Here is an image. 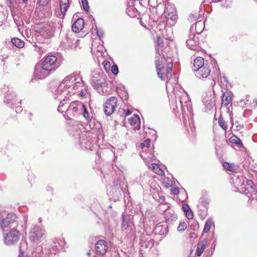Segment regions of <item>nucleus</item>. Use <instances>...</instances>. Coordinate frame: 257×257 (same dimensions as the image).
Returning a JSON list of instances; mask_svg holds the SVG:
<instances>
[{
    "label": "nucleus",
    "mask_w": 257,
    "mask_h": 257,
    "mask_svg": "<svg viewBox=\"0 0 257 257\" xmlns=\"http://www.w3.org/2000/svg\"><path fill=\"white\" fill-rule=\"evenodd\" d=\"M111 71L113 74H114V75L117 74V73L118 72V67L116 65L114 64L112 66Z\"/></svg>",
    "instance_id": "40"
},
{
    "label": "nucleus",
    "mask_w": 257,
    "mask_h": 257,
    "mask_svg": "<svg viewBox=\"0 0 257 257\" xmlns=\"http://www.w3.org/2000/svg\"><path fill=\"white\" fill-rule=\"evenodd\" d=\"M41 63L50 72L55 71L60 66V63L58 61L57 57L55 55H47L44 57Z\"/></svg>",
    "instance_id": "4"
},
{
    "label": "nucleus",
    "mask_w": 257,
    "mask_h": 257,
    "mask_svg": "<svg viewBox=\"0 0 257 257\" xmlns=\"http://www.w3.org/2000/svg\"><path fill=\"white\" fill-rule=\"evenodd\" d=\"M84 25V20L82 18H79L73 24L72 30L75 33H79L83 29Z\"/></svg>",
    "instance_id": "17"
},
{
    "label": "nucleus",
    "mask_w": 257,
    "mask_h": 257,
    "mask_svg": "<svg viewBox=\"0 0 257 257\" xmlns=\"http://www.w3.org/2000/svg\"><path fill=\"white\" fill-rule=\"evenodd\" d=\"M69 6V0H60V8L62 14H65Z\"/></svg>",
    "instance_id": "25"
},
{
    "label": "nucleus",
    "mask_w": 257,
    "mask_h": 257,
    "mask_svg": "<svg viewBox=\"0 0 257 257\" xmlns=\"http://www.w3.org/2000/svg\"><path fill=\"white\" fill-rule=\"evenodd\" d=\"M42 32H46L47 34V37H51L53 35L54 30L49 25L46 24L42 30Z\"/></svg>",
    "instance_id": "31"
},
{
    "label": "nucleus",
    "mask_w": 257,
    "mask_h": 257,
    "mask_svg": "<svg viewBox=\"0 0 257 257\" xmlns=\"http://www.w3.org/2000/svg\"><path fill=\"white\" fill-rule=\"evenodd\" d=\"M152 169L156 174L159 175H163L164 174V172L160 168L159 166L157 164H152Z\"/></svg>",
    "instance_id": "30"
},
{
    "label": "nucleus",
    "mask_w": 257,
    "mask_h": 257,
    "mask_svg": "<svg viewBox=\"0 0 257 257\" xmlns=\"http://www.w3.org/2000/svg\"><path fill=\"white\" fill-rule=\"evenodd\" d=\"M232 101V93L230 91L224 92L221 100L222 106H224L225 107H228L229 105L231 106Z\"/></svg>",
    "instance_id": "18"
},
{
    "label": "nucleus",
    "mask_w": 257,
    "mask_h": 257,
    "mask_svg": "<svg viewBox=\"0 0 257 257\" xmlns=\"http://www.w3.org/2000/svg\"><path fill=\"white\" fill-rule=\"evenodd\" d=\"M223 166L224 169L228 171H232L234 166L232 164H229L227 162H224L223 163Z\"/></svg>",
    "instance_id": "36"
},
{
    "label": "nucleus",
    "mask_w": 257,
    "mask_h": 257,
    "mask_svg": "<svg viewBox=\"0 0 257 257\" xmlns=\"http://www.w3.org/2000/svg\"><path fill=\"white\" fill-rule=\"evenodd\" d=\"M150 143H151V141L149 139L145 141L143 143H142L141 144L142 148H143L145 147H146L147 148L149 147L150 145Z\"/></svg>",
    "instance_id": "41"
},
{
    "label": "nucleus",
    "mask_w": 257,
    "mask_h": 257,
    "mask_svg": "<svg viewBox=\"0 0 257 257\" xmlns=\"http://www.w3.org/2000/svg\"><path fill=\"white\" fill-rule=\"evenodd\" d=\"M38 249L39 250H40V251H41V250L42 249V247L39 246V247H38Z\"/></svg>",
    "instance_id": "50"
},
{
    "label": "nucleus",
    "mask_w": 257,
    "mask_h": 257,
    "mask_svg": "<svg viewBox=\"0 0 257 257\" xmlns=\"http://www.w3.org/2000/svg\"><path fill=\"white\" fill-rule=\"evenodd\" d=\"M17 219L16 215L14 213H9L7 215L0 218V226L4 230L5 228L11 227V224L14 223Z\"/></svg>",
    "instance_id": "9"
},
{
    "label": "nucleus",
    "mask_w": 257,
    "mask_h": 257,
    "mask_svg": "<svg viewBox=\"0 0 257 257\" xmlns=\"http://www.w3.org/2000/svg\"><path fill=\"white\" fill-rule=\"evenodd\" d=\"M194 17V16L193 15H191L189 17V20L192 21V18Z\"/></svg>",
    "instance_id": "48"
},
{
    "label": "nucleus",
    "mask_w": 257,
    "mask_h": 257,
    "mask_svg": "<svg viewBox=\"0 0 257 257\" xmlns=\"http://www.w3.org/2000/svg\"><path fill=\"white\" fill-rule=\"evenodd\" d=\"M186 215L188 219H192L193 218V215L190 209L186 212Z\"/></svg>",
    "instance_id": "42"
},
{
    "label": "nucleus",
    "mask_w": 257,
    "mask_h": 257,
    "mask_svg": "<svg viewBox=\"0 0 257 257\" xmlns=\"http://www.w3.org/2000/svg\"><path fill=\"white\" fill-rule=\"evenodd\" d=\"M218 123H219V125L220 126V127L223 130H224V131H226L227 130V126L225 122L224 121V120L221 117H220L218 119Z\"/></svg>",
    "instance_id": "35"
},
{
    "label": "nucleus",
    "mask_w": 257,
    "mask_h": 257,
    "mask_svg": "<svg viewBox=\"0 0 257 257\" xmlns=\"http://www.w3.org/2000/svg\"><path fill=\"white\" fill-rule=\"evenodd\" d=\"M79 92H80V95L81 96H84L86 94V91L81 89V88L80 89H79Z\"/></svg>",
    "instance_id": "44"
},
{
    "label": "nucleus",
    "mask_w": 257,
    "mask_h": 257,
    "mask_svg": "<svg viewBox=\"0 0 257 257\" xmlns=\"http://www.w3.org/2000/svg\"><path fill=\"white\" fill-rule=\"evenodd\" d=\"M79 42H80V40H77V41H76V43L77 44H78V43H79Z\"/></svg>",
    "instance_id": "52"
},
{
    "label": "nucleus",
    "mask_w": 257,
    "mask_h": 257,
    "mask_svg": "<svg viewBox=\"0 0 257 257\" xmlns=\"http://www.w3.org/2000/svg\"><path fill=\"white\" fill-rule=\"evenodd\" d=\"M117 103V99L115 97L112 96L107 99L104 106V111L107 116H110L115 111Z\"/></svg>",
    "instance_id": "7"
},
{
    "label": "nucleus",
    "mask_w": 257,
    "mask_h": 257,
    "mask_svg": "<svg viewBox=\"0 0 257 257\" xmlns=\"http://www.w3.org/2000/svg\"><path fill=\"white\" fill-rule=\"evenodd\" d=\"M132 111L128 109L125 112V115H129L131 114Z\"/></svg>",
    "instance_id": "47"
},
{
    "label": "nucleus",
    "mask_w": 257,
    "mask_h": 257,
    "mask_svg": "<svg viewBox=\"0 0 257 257\" xmlns=\"http://www.w3.org/2000/svg\"><path fill=\"white\" fill-rule=\"evenodd\" d=\"M91 83L96 88L106 87L107 85L106 76L101 70L94 71L91 78Z\"/></svg>",
    "instance_id": "5"
},
{
    "label": "nucleus",
    "mask_w": 257,
    "mask_h": 257,
    "mask_svg": "<svg viewBox=\"0 0 257 257\" xmlns=\"http://www.w3.org/2000/svg\"><path fill=\"white\" fill-rule=\"evenodd\" d=\"M108 249V245L105 240L101 239L97 241L95 244V250L100 254H105Z\"/></svg>",
    "instance_id": "16"
},
{
    "label": "nucleus",
    "mask_w": 257,
    "mask_h": 257,
    "mask_svg": "<svg viewBox=\"0 0 257 257\" xmlns=\"http://www.w3.org/2000/svg\"><path fill=\"white\" fill-rule=\"evenodd\" d=\"M164 17L166 19L167 24L170 26L175 25L178 18L176 9L171 4L167 3L165 6Z\"/></svg>",
    "instance_id": "3"
},
{
    "label": "nucleus",
    "mask_w": 257,
    "mask_h": 257,
    "mask_svg": "<svg viewBox=\"0 0 257 257\" xmlns=\"http://www.w3.org/2000/svg\"><path fill=\"white\" fill-rule=\"evenodd\" d=\"M183 209L184 211L186 212L187 210H189L190 208L187 205H185L183 206Z\"/></svg>",
    "instance_id": "45"
},
{
    "label": "nucleus",
    "mask_w": 257,
    "mask_h": 257,
    "mask_svg": "<svg viewBox=\"0 0 257 257\" xmlns=\"http://www.w3.org/2000/svg\"><path fill=\"white\" fill-rule=\"evenodd\" d=\"M173 194H177L179 193V190L178 189L175 188L173 190Z\"/></svg>",
    "instance_id": "46"
},
{
    "label": "nucleus",
    "mask_w": 257,
    "mask_h": 257,
    "mask_svg": "<svg viewBox=\"0 0 257 257\" xmlns=\"http://www.w3.org/2000/svg\"><path fill=\"white\" fill-rule=\"evenodd\" d=\"M19 257H24V256H21V255H20Z\"/></svg>",
    "instance_id": "56"
},
{
    "label": "nucleus",
    "mask_w": 257,
    "mask_h": 257,
    "mask_svg": "<svg viewBox=\"0 0 257 257\" xmlns=\"http://www.w3.org/2000/svg\"><path fill=\"white\" fill-rule=\"evenodd\" d=\"M80 114H82L83 117L87 120H89L90 119V115L88 111H87L86 107L83 104V108L81 110Z\"/></svg>",
    "instance_id": "34"
},
{
    "label": "nucleus",
    "mask_w": 257,
    "mask_h": 257,
    "mask_svg": "<svg viewBox=\"0 0 257 257\" xmlns=\"http://www.w3.org/2000/svg\"><path fill=\"white\" fill-rule=\"evenodd\" d=\"M179 100L182 107H183L184 103H190V100L187 94L182 95L179 97ZM186 106H188V104H186Z\"/></svg>",
    "instance_id": "32"
},
{
    "label": "nucleus",
    "mask_w": 257,
    "mask_h": 257,
    "mask_svg": "<svg viewBox=\"0 0 257 257\" xmlns=\"http://www.w3.org/2000/svg\"><path fill=\"white\" fill-rule=\"evenodd\" d=\"M21 107H17L18 110H20V111H21Z\"/></svg>",
    "instance_id": "53"
},
{
    "label": "nucleus",
    "mask_w": 257,
    "mask_h": 257,
    "mask_svg": "<svg viewBox=\"0 0 257 257\" xmlns=\"http://www.w3.org/2000/svg\"><path fill=\"white\" fill-rule=\"evenodd\" d=\"M203 101L206 105H207V106H209L211 108L215 105V100L214 99L212 100V99H210V101L208 103V100H205V99H204Z\"/></svg>",
    "instance_id": "38"
},
{
    "label": "nucleus",
    "mask_w": 257,
    "mask_h": 257,
    "mask_svg": "<svg viewBox=\"0 0 257 257\" xmlns=\"http://www.w3.org/2000/svg\"><path fill=\"white\" fill-rule=\"evenodd\" d=\"M87 254H88V255L90 254V252H88V253H87Z\"/></svg>",
    "instance_id": "57"
},
{
    "label": "nucleus",
    "mask_w": 257,
    "mask_h": 257,
    "mask_svg": "<svg viewBox=\"0 0 257 257\" xmlns=\"http://www.w3.org/2000/svg\"><path fill=\"white\" fill-rule=\"evenodd\" d=\"M212 2H215H215H216V0H212Z\"/></svg>",
    "instance_id": "55"
},
{
    "label": "nucleus",
    "mask_w": 257,
    "mask_h": 257,
    "mask_svg": "<svg viewBox=\"0 0 257 257\" xmlns=\"http://www.w3.org/2000/svg\"><path fill=\"white\" fill-rule=\"evenodd\" d=\"M122 217L121 229L122 230H125L128 227H131L133 223L131 220L130 216H125L122 215Z\"/></svg>",
    "instance_id": "23"
},
{
    "label": "nucleus",
    "mask_w": 257,
    "mask_h": 257,
    "mask_svg": "<svg viewBox=\"0 0 257 257\" xmlns=\"http://www.w3.org/2000/svg\"><path fill=\"white\" fill-rule=\"evenodd\" d=\"M81 3L83 6V9L85 11H88L89 10L88 4L86 0H81Z\"/></svg>",
    "instance_id": "39"
},
{
    "label": "nucleus",
    "mask_w": 257,
    "mask_h": 257,
    "mask_svg": "<svg viewBox=\"0 0 257 257\" xmlns=\"http://www.w3.org/2000/svg\"><path fill=\"white\" fill-rule=\"evenodd\" d=\"M212 224V221L210 219H208L205 223V226L203 229V232H208L209 231Z\"/></svg>",
    "instance_id": "33"
},
{
    "label": "nucleus",
    "mask_w": 257,
    "mask_h": 257,
    "mask_svg": "<svg viewBox=\"0 0 257 257\" xmlns=\"http://www.w3.org/2000/svg\"><path fill=\"white\" fill-rule=\"evenodd\" d=\"M69 99L68 97L65 96L64 98L61 101L58 107V111L60 112H64L66 113V110H67L68 106L66 103V101ZM65 116H66V113L65 114Z\"/></svg>",
    "instance_id": "24"
},
{
    "label": "nucleus",
    "mask_w": 257,
    "mask_h": 257,
    "mask_svg": "<svg viewBox=\"0 0 257 257\" xmlns=\"http://www.w3.org/2000/svg\"><path fill=\"white\" fill-rule=\"evenodd\" d=\"M205 242L204 241L198 243L197 245V248L196 249V254L200 256L201 255V254L204 251L205 248Z\"/></svg>",
    "instance_id": "29"
},
{
    "label": "nucleus",
    "mask_w": 257,
    "mask_h": 257,
    "mask_svg": "<svg viewBox=\"0 0 257 257\" xmlns=\"http://www.w3.org/2000/svg\"><path fill=\"white\" fill-rule=\"evenodd\" d=\"M193 28H194V26H193V25H192V27H191V29H192V30H193Z\"/></svg>",
    "instance_id": "54"
},
{
    "label": "nucleus",
    "mask_w": 257,
    "mask_h": 257,
    "mask_svg": "<svg viewBox=\"0 0 257 257\" xmlns=\"http://www.w3.org/2000/svg\"><path fill=\"white\" fill-rule=\"evenodd\" d=\"M242 184L245 186L244 189L245 191H247V193L255 194L256 191L253 188V183L251 180H245L243 181Z\"/></svg>",
    "instance_id": "22"
},
{
    "label": "nucleus",
    "mask_w": 257,
    "mask_h": 257,
    "mask_svg": "<svg viewBox=\"0 0 257 257\" xmlns=\"http://www.w3.org/2000/svg\"><path fill=\"white\" fill-rule=\"evenodd\" d=\"M138 3H140L139 0H130L128 2L126 12L127 14L131 18L137 16L138 12L135 6Z\"/></svg>",
    "instance_id": "14"
},
{
    "label": "nucleus",
    "mask_w": 257,
    "mask_h": 257,
    "mask_svg": "<svg viewBox=\"0 0 257 257\" xmlns=\"http://www.w3.org/2000/svg\"><path fill=\"white\" fill-rule=\"evenodd\" d=\"M187 227V225L184 222H180L179 226L178 227V230L182 231L185 230Z\"/></svg>",
    "instance_id": "37"
},
{
    "label": "nucleus",
    "mask_w": 257,
    "mask_h": 257,
    "mask_svg": "<svg viewBox=\"0 0 257 257\" xmlns=\"http://www.w3.org/2000/svg\"><path fill=\"white\" fill-rule=\"evenodd\" d=\"M164 217L167 222H171L175 220L177 218V216L174 211L170 209L169 206H168V208L166 209L164 211Z\"/></svg>",
    "instance_id": "19"
},
{
    "label": "nucleus",
    "mask_w": 257,
    "mask_h": 257,
    "mask_svg": "<svg viewBox=\"0 0 257 257\" xmlns=\"http://www.w3.org/2000/svg\"><path fill=\"white\" fill-rule=\"evenodd\" d=\"M20 237V233L16 229L11 230L5 237L4 241L6 244L11 245L18 242Z\"/></svg>",
    "instance_id": "11"
},
{
    "label": "nucleus",
    "mask_w": 257,
    "mask_h": 257,
    "mask_svg": "<svg viewBox=\"0 0 257 257\" xmlns=\"http://www.w3.org/2000/svg\"><path fill=\"white\" fill-rule=\"evenodd\" d=\"M76 75H70L64 78L59 85L56 92L58 94L65 93L67 94L69 93V91L72 90L73 84L75 81Z\"/></svg>",
    "instance_id": "2"
},
{
    "label": "nucleus",
    "mask_w": 257,
    "mask_h": 257,
    "mask_svg": "<svg viewBox=\"0 0 257 257\" xmlns=\"http://www.w3.org/2000/svg\"><path fill=\"white\" fill-rule=\"evenodd\" d=\"M83 86V81L81 78L78 75H75V81L73 84L72 90L69 91L70 94H74L79 92V89Z\"/></svg>",
    "instance_id": "15"
},
{
    "label": "nucleus",
    "mask_w": 257,
    "mask_h": 257,
    "mask_svg": "<svg viewBox=\"0 0 257 257\" xmlns=\"http://www.w3.org/2000/svg\"><path fill=\"white\" fill-rule=\"evenodd\" d=\"M195 29L197 34H200L204 29V23L201 21H198L195 24Z\"/></svg>",
    "instance_id": "27"
},
{
    "label": "nucleus",
    "mask_w": 257,
    "mask_h": 257,
    "mask_svg": "<svg viewBox=\"0 0 257 257\" xmlns=\"http://www.w3.org/2000/svg\"><path fill=\"white\" fill-rule=\"evenodd\" d=\"M11 42L14 45L19 48H23L25 45L24 42L18 38H12Z\"/></svg>",
    "instance_id": "26"
},
{
    "label": "nucleus",
    "mask_w": 257,
    "mask_h": 257,
    "mask_svg": "<svg viewBox=\"0 0 257 257\" xmlns=\"http://www.w3.org/2000/svg\"><path fill=\"white\" fill-rule=\"evenodd\" d=\"M45 234V230L39 226H35L30 233V239L35 242L42 237Z\"/></svg>",
    "instance_id": "13"
},
{
    "label": "nucleus",
    "mask_w": 257,
    "mask_h": 257,
    "mask_svg": "<svg viewBox=\"0 0 257 257\" xmlns=\"http://www.w3.org/2000/svg\"><path fill=\"white\" fill-rule=\"evenodd\" d=\"M28 0H22L23 3L26 4Z\"/></svg>",
    "instance_id": "51"
},
{
    "label": "nucleus",
    "mask_w": 257,
    "mask_h": 257,
    "mask_svg": "<svg viewBox=\"0 0 257 257\" xmlns=\"http://www.w3.org/2000/svg\"><path fill=\"white\" fill-rule=\"evenodd\" d=\"M240 103H243L245 105H246V104H247V103H245V102L244 101V100H241V101H240Z\"/></svg>",
    "instance_id": "49"
},
{
    "label": "nucleus",
    "mask_w": 257,
    "mask_h": 257,
    "mask_svg": "<svg viewBox=\"0 0 257 257\" xmlns=\"http://www.w3.org/2000/svg\"><path fill=\"white\" fill-rule=\"evenodd\" d=\"M50 0H39V3L42 6L46 5Z\"/></svg>",
    "instance_id": "43"
},
{
    "label": "nucleus",
    "mask_w": 257,
    "mask_h": 257,
    "mask_svg": "<svg viewBox=\"0 0 257 257\" xmlns=\"http://www.w3.org/2000/svg\"><path fill=\"white\" fill-rule=\"evenodd\" d=\"M50 73V71L45 68L44 65L39 62L35 66L34 76L36 78L42 79L45 78Z\"/></svg>",
    "instance_id": "8"
},
{
    "label": "nucleus",
    "mask_w": 257,
    "mask_h": 257,
    "mask_svg": "<svg viewBox=\"0 0 257 257\" xmlns=\"http://www.w3.org/2000/svg\"><path fill=\"white\" fill-rule=\"evenodd\" d=\"M207 61L205 62L204 59L201 57H197L194 60L193 62V65L192 67V69L194 72H196L199 68L202 67L203 65H204L205 64L207 63Z\"/></svg>",
    "instance_id": "20"
},
{
    "label": "nucleus",
    "mask_w": 257,
    "mask_h": 257,
    "mask_svg": "<svg viewBox=\"0 0 257 257\" xmlns=\"http://www.w3.org/2000/svg\"><path fill=\"white\" fill-rule=\"evenodd\" d=\"M130 121L134 130H138L140 128V119L138 115L134 114Z\"/></svg>",
    "instance_id": "21"
},
{
    "label": "nucleus",
    "mask_w": 257,
    "mask_h": 257,
    "mask_svg": "<svg viewBox=\"0 0 257 257\" xmlns=\"http://www.w3.org/2000/svg\"><path fill=\"white\" fill-rule=\"evenodd\" d=\"M83 108V104L78 101L72 102L66 110V117L70 119L72 117L80 114L81 110Z\"/></svg>",
    "instance_id": "6"
},
{
    "label": "nucleus",
    "mask_w": 257,
    "mask_h": 257,
    "mask_svg": "<svg viewBox=\"0 0 257 257\" xmlns=\"http://www.w3.org/2000/svg\"><path fill=\"white\" fill-rule=\"evenodd\" d=\"M186 45L188 48L192 50L199 51L201 50L198 36L194 34L189 35V38L186 41Z\"/></svg>",
    "instance_id": "10"
},
{
    "label": "nucleus",
    "mask_w": 257,
    "mask_h": 257,
    "mask_svg": "<svg viewBox=\"0 0 257 257\" xmlns=\"http://www.w3.org/2000/svg\"><path fill=\"white\" fill-rule=\"evenodd\" d=\"M156 70L159 77L165 80L168 74H171L173 61L170 58H166L164 56L159 55L156 61Z\"/></svg>",
    "instance_id": "1"
},
{
    "label": "nucleus",
    "mask_w": 257,
    "mask_h": 257,
    "mask_svg": "<svg viewBox=\"0 0 257 257\" xmlns=\"http://www.w3.org/2000/svg\"><path fill=\"white\" fill-rule=\"evenodd\" d=\"M229 142L232 144L237 145L238 147H242L243 144H242L241 140L236 136H231L229 140Z\"/></svg>",
    "instance_id": "28"
},
{
    "label": "nucleus",
    "mask_w": 257,
    "mask_h": 257,
    "mask_svg": "<svg viewBox=\"0 0 257 257\" xmlns=\"http://www.w3.org/2000/svg\"><path fill=\"white\" fill-rule=\"evenodd\" d=\"M211 72L210 65L207 63L202 67L199 68L198 70L195 72V74L198 78L200 79H203L207 78Z\"/></svg>",
    "instance_id": "12"
}]
</instances>
